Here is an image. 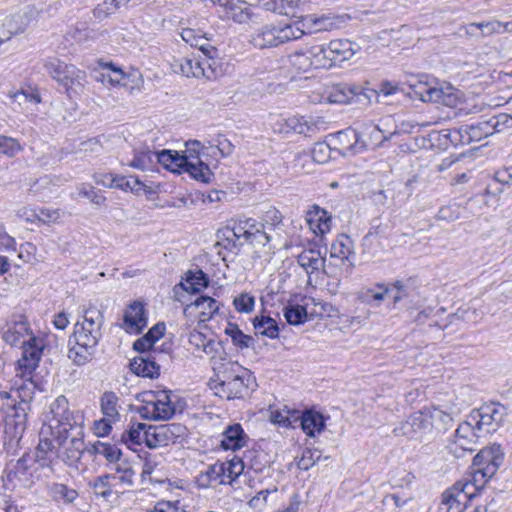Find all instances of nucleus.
Listing matches in <instances>:
<instances>
[{"label": "nucleus", "mask_w": 512, "mask_h": 512, "mask_svg": "<svg viewBox=\"0 0 512 512\" xmlns=\"http://www.w3.org/2000/svg\"><path fill=\"white\" fill-rule=\"evenodd\" d=\"M50 415L40 430L37 448H80L84 444L80 429L72 427L73 415L65 396L51 403Z\"/></svg>", "instance_id": "f257e3e1"}, {"label": "nucleus", "mask_w": 512, "mask_h": 512, "mask_svg": "<svg viewBox=\"0 0 512 512\" xmlns=\"http://www.w3.org/2000/svg\"><path fill=\"white\" fill-rule=\"evenodd\" d=\"M504 415L505 407L498 403L486 404L472 410L456 429L455 443L460 448H465L468 444H478L480 438L486 437L497 429Z\"/></svg>", "instance_id": "f03ea898"}, {"label": "nucleus", "mask_w": 512, "mask_h": 512, "mask_svg": "<svg viewBox=\"0 0 512 512\" xmlns=\"http://www.w3.org/2000/svg\"><path fill=\"white\" fill-rule=\"evenodd\" d=\"M215 379L209 382L215 395L227 400L243 398L249 390L251 376L247 369L237 362L219 357L212 366Z\"/></svg>", "instance_id": "7ed1b4c3"}, {"label": "nucleus", "mask_w": 512, "mask_h": 512, "mask_svg": "<svg viewBox=\"0 0 512 512\" xmlns=\"http://www.w3.org/2000/svg\"><path fill=\"white\" fill-rule=\"evenodd\" d=\"M184 427L178 424L161 426L155 429L147 427L144 423L133 425L127 434L121 436L122 443L141 445L145 443L148 448H160L169 445H181Z\"/></svg>", "instance_id": "20e7f679"}, {"label": "nucleus", "mask_w": 512, "mask_h": 512, "mask_svg": "<svg viewBox=\"0 0 512 512\" xmlns=\"http://www.w3.org/2000/svg\"><path fill=\"white\" fill-rule=\"evenodd\" d=\"M40 358L39 347L27 346L22 352V357L17 361L16 374L11 380V390H15L24 403L31 401L35 393L33 373L38 367Z\"/></svg>", "instance_id": "39448f33"}, {"label": "nucleus", "mask_w": 512, "mask_h": 512, "mask_svg": "<svg viewBox=\"0 0 512 512\" xmlns=\"http://www.w3.org/2000/svg\"><path fill=\"white\" fill-rule=\"evenodd\" d=\"M44 67L70 98L83 92L87 82L85 71L56 58L48 60Z\"/></svg>", "instance_id": "423d86ee"}, {"label": "nucleus", "mask_w": 512, "mask_h": 512, "mask_svg": "<svg viewBox=\"0 0 512 512\" xmlns=\"http://www.w3.org/2000/svg\"><path fill=\"white\" fill-rule=\"evenodd\" d=\"M306 31L296 24H267L251 35L250 43L259 49L277 47L301 38Z\"/></svg>", "instance_id": "0eeeda50"}, {"label": "nucleus", "mask_w": 512, "mask_h": 512, "mask_svg": "<svg viewBox=\"0 0 512 512\" xmlns=\"http://www.w3.org/2000/svg\"><path fill=\"white\" fill-rule=\"evenodd\" d=\"M171 391L159 390L145 393L143 405L139 408L140 415L152 421L171 419L179 409Z\"/></svg>", "instance_id": "6e6552de"}, {"label": "nucleus", "mask_w": 512, "mask_h": 512, "mask_svg": "<svg viewBox=\"0 0 512 512\" xmlns=\"http://www.w3.org/2000/svg\"><path fill=\"white\" fill-rule=\"evenodd\" d=\"M156 159L171 172H179L180 169L185 168V170L197 180L208 182L210 179V168L203 161L194 163L188 160L187 156L179 155L177 152L173 153L170 150H163L156 153Z\"/></svg>", "instance_id": "1a4fd4ad"}, {"label": "nucleus", "mask_w": 512, "mask_h": 512, "mask_svg": "<svg viewBox=\"0 0 512 512\" xmlns=\"http://www.w3.org/2000/svg\"><path fill=\"white\" fill-rule=\"evenodd\" d=\"M3 339L11 346L21 345L23 351L27 346H37L42 353V342L32 336L29 322L26 316L22 314L13 315L7 322Z\"/></svg>", "instance_id": "9d476101"}, {"label": "nucleus", "mask_w": 512, "mask_h": 512, "mask_svg": "<svg viewBox=\"0 0 512 512\" xmlns=\"http://www.w3.org/2000/svg\"><path fill=\"white\" fill-rule=\"evenodd\" d=\"M102 324V313L96 308L87 309L83 321L77 322L74 326V341L88 343L90 346L96 348L101 337Z\"/></svg>", "instance_id": "9b49d317"}, {"label": "nucleus", "mask_w": 512, "mask_h": 512, "mask_svg": "<svg viewBox=\"0 0 512 512\" xmlns=\"http://www.w3.org/2000/svg\"><path fill=\"white\" fill-rule=\"evenodd\" d=\"M219 303L212 297L200 296L192 303L186 305L183 314L187 319V327L195 322L205 323L213 318L219 311Z\"/></svg>", "instance_id": "f8f14e48"}, {"label": "nucleus", "mask_w": 512, "mask_h": 512, "mask_svg": "<svg viewBox=\"0 0 512 512\" xmlns=\"http://www.w3.org/2000/svg\"><path fill=\"white\" fill-rule=\"evenodd\" d=\"M348 20H350V16L347 14H311L302 17L300 23L302 24L301 29L304 31L306 29L307 33H318L339 29L345 25Z\"/></svg>", "instance_id": "ddd939ff"}, {"label": "nucleus", "mask_w": 512, "mask_h": 512, "mask_svg": "<svg viewBox=\"0 0 512 512\" xmlns=\"http://www.w3.org/2000/svg\"><path fill=\"white\" fill-rule=\"evenodd\" d=\"M432 430V421H429L425 411L421 410L411 414L399 427L394 429V433L408 439H422Z\"/></svg>", "instance_id": "4468645a"}, {"label": "nucleus", "mask_w": 512, "mask_h": 512, "mask_svg": "<svg viewBox=\"0 0 512 512\" xmlns=\"http://www.w3.org/2000/svg\"><path fill=\"white\" fill-rule=\"evenodd\" d=\"M333 148L336 153L344 157L362 152L365 144L360 141L359 134L354 129L339 131L331 137Z\"/></svg>", "instance_id": "2eb2a0df"}, {"label": "nucleus", "mask_w": 512, "mask_h": 512, "mask_svg": "<svg viewBox=\"0 0 512 512\" xmlns=\"http://www.w3.org/2000/svg\"><path fill=\"white\" fill-rule=\"evenodd\" d=\"M503 462V453L501 450H479L473 459V465L477 467L474 474L484 479H490L498 470Z\"/></svg>", "instance_id": "dca6fc26"}, {"label": "nucleus", "mask_w": 512, "mask_h": 512, "mask_svg": "<svg viewBox=\"0 0 512 512\" xmlns=\"http://www.w3.org/2000/svg\"><path fill=\"white\" fill-rule=\"evenodd\" d=\"M189 344L201 357L202 354L208 356L211 359L212 365L214 360H219L222 357L223 350L219 342L213 338H208L202 331L194 329L189 334Z\"/></svg>", "instance_id": "f3484780"}, {"label": "nucleus", "mask_w": 512, "mask_h": 512, "mask_svg": "<svg viewBox=\"0 0 512 512\" xmlns=\"http://www.w3.org/2000/svg\"><path fill=\"white\" fill-rule=\"evenodd\" d=\"M212 2L223 9L224 19L238 24L248 23L254 15L249 4L243 0H212Z\"/></svg>", "instance_id": "a211bd4d"}, {"label": "nucleus", "mask_w": 512, "mask_h": 512, "mask_svg": "<svg viewBox=\"0 0 512 512\" xmlns=\"http://www.w3.org/2000/svg\"><path fill=\"white\" fill-rule=\"evenodd\" d=\"M45 450H30L26 452L16 463L15 469L7 473L5 484L7 489H14L17 486L15 480H18L19 484H24L28 481L26 473L35 464V458L38 452H44Z\"/></svg>", "instance_id": "6ab92c4d"}, {"label": "nucleus", "mask_w": 512, "mask_h": 512, "mask_svg": "<svg viewBox=\"0 0 512 512\" xmlns=\"http://www.w3.org/2000/svg\"><path fill=\"white\" fill-rule=\"evenodd\" d=\"M327 54L332 61V68L350 60L357 52V45L348 39H333L327 45Z\"/></svg>", "instance_id": "aec40b11"}, {"label": "nucleus", "mask_w": 512, "mask_h": 512, "mask_svg": "<svg viewBox=\"0 0 512 512\" xmlns=\"http://www.w3.org/2000/svg\"><path fill=\"white\" fill-rule=\"evenodd\" d=\"M147 325L143 303L134 301L124 313V328L128 333L139 334Z\"/></svg>", "instance_id": "412c9836"}, {"label": "nucleus", "mask_w": 512, "mask_h": 512, "mask_svg": "<svg viewBox=\"0 0 512 512\" xmlns=\"http://www.w3.org/2000/svg\"><path fill=\"white\" fill-rule=\"evenodd\" d=\"M306 220L310 230L321 239L331 230V216L317 205L307 212Z\"/></svg>", "instance_id": "4be33fe9"}, {"label": "nucleus", "mask_w": 512, "mask_h": 512, "mask_svg": "<svg viewBox=\"0 0 512 512\" xmlns=\"http://www.w3.org/2000/svg\"><path fill=\"white\" fill-rule=\"evenodd\" d=\"M131 371L142 377L154 378L160 374V365L153 353H147L133 358L130 362Z\"/></svg>", "instance_id": "5701e85b"}, {"label": "nucleus", "mask_w": 512, "mask_h": 512, "mask_svg": "<svg viewBox=\"0 0 512 512\" xmlns=\"http://www.w3.org/2000/svg\"><path fill=\"white\" fill-rule=\"evenodd\" d=\"M171 67L175 73L186 77L201 78L204 73L201 66V58L193 55L175 58Z\"/></svg>", "instance_id": "b1692460"}, {"label": "nucleus", "mask_w": 512, "mask_h": 512, "mask_svg": "<svg viewBox=\"0 0 512 512\" xmlns=\"http://www.w3.org/2000/svg\"><path fill=\"white\" fill-rule=\"evenodd\" d=\"M324 124L325 122L320 118L307 119L301 115L290 116V122L288 123V125H290L291 133L294 132L307 137H312L314 134L320 131Z\"/></svg>", "instance_id": "393cba45"}, {"label": "nucleus", "mask_w": 512, "mask_h": 512, "mask_svg": "<svg viewBox=\"0 0 512 512\" xmlns=\"http://www.w3.org/2000/svg\"><path fill=\"white\" fill-rule=\"evenodd\" d=\"M250 438L240 424L228 426L222 433L220 448H243L249 445Z\"/></svg>", "instance_id": "a878e982"}, {"label": "nucleus", "mask_w": 512, "mask_h": 512, "mask_svg": "<svg viewBox=\"0 0 512 512\" xmlns=\"http://www.w3.org/2000/svg\"><path fill=\"white\" fill-rule=\"evenodd\" d=\"M301 429L309 437H315L325 428V419L323 415L317 411L307 410L302 414L299 413Z\"/></svg>", "instance_id": "bb28decb"}, {"label": "nucleus", "mask_w": 512, "mask_h": 512, "mask_svg": "<svg viewBox=\"0 0 512 512\" xmlns=\"http://www.w3.org/2000/svg\"><path fill=\"white\" fill-rule=\"evenodd\" d=\"M459 133L461 134L463 141L467 143L478 142L481 139L492 135L493 128L489 120L480 121L476 124L461 126L459 128Z\"/></svg>", "instance_id": "cd10ccee"}, {"label": "nucleus", "mask_w": 512, "mask_h": 512, "mask_svg": "<svg viewBox=\"0 0 512 512\" xmlns=\"http://www.w3.org/2000/svg\"><path fill=\"white\" fill-rule=\"evenodd\" d=\"M361 93L362 88L356 84L340 83L330 88L327 99L331 103H347Z\"/></svg>", "instance_id": "c85d7f7f"}, {"label": "nucleus", "mask_w": 512, "mask_h": 512, "mask_svg": "<svg viewBox=\"0 0 512 512\" xmlns=\"http://www.w3.org/2000/svg\"><path fill=\"white\" fill-rule=\"evenodd\" d=\"M431 94L430 102L448 107H455L460 101L458 90L449 84L434 86Z\"/></svg>", "instance_id": "c756f323"}, {"label": "nucleus", "mask_w": 512, "mask_h": 512, "mask_svg": "<svg viewBox=\"0 0 512 512\" xmlns=\"http://www.w3.org/2000/svg\"><path fill=\"white\" fill-rule=\"evenodd\" d=\"M297 262L309 275L322 270L326 264L320 251L314 249L302 251L297 257Z\"/></svg>", "instance_id": "7c9ffc66"}, {"label": "nucleus", "mask_w": 512, "mask_h": 512, "mask_svg": "<svg viewBox=\"0 0 512 512\" xmlns=\"http://www.w3.org/2000/svg\"><path fill=\"white\" fill-rule=\"evenodd\" d=\"M466 505L465 495L455 486L443 493L441 508L445 512H463Z\"/></svg>", "instance_id": "2f4dec72"}, {"label": "nucleus", "mask_w": 512, "mask_h": 512, "mask_svg": "<svg viewBox=\"0 0 512 512\" xmlns=\"http://www.w3.org/2000/svg\"><path fill=\"white\" fill-rule=\"evenodd\" d=\"M311 0H273L272 4L266 2L265 6L268 10H272L279 14H294L296 10L309 9Z\"/></svg>", "instance_id": "473e14b6"}, {"label": "nucleus", "mask_w": 512, "mask_h": 512, "mask_svg": "<svg viewBox=\"0 0 512 512\" xmlns=\"http://www.w3.org/2000/svg\"><path fill=\"white\" fill-rule=\"evenodd\" d=\"M243 470V461L240 458H233L232 460L223 463L218 469L216 467H212L211 473L216 474L217 476L222 473L223 475L219 480V483H226L235 480L242 474Z\"/></svg>", "instance_id": "72a5a7b5"}, {"label": "nucleus", "mask_w": 512, "mask_h": 512, "mask_svg": "<svg viewBox=\"0 0 512 512\" xmlns=\"http://www.w3.org/2000/svg\"><path fill=\"white\" fill-rule=\"evenodd\" d=\"M390 286L396 290V294L393 297L394 305L418 293L417 280L413 277L395 280Z\"/></svg>", "instance_id": "f704fd0d"}, {"label": "nucleus", "mask_w": 512, "mask_h": 512, "mask_svg": "<svg viewBox=\"0 0 512 512\" xmlns=\"http://www.w3.org/2000/svg\"><path fill=\"white\" fill-rule=\"evenodd\" d=\"M95 353V347L90 346L88 343L74 341V344L68 351V358L71 359L76 365H84L88 363Z\"/></svg>", "instance_id": "c9c22d12"}, {"label": "nucleus", "mask_w": 512, "mask_h": 512, "mask_svg": "<svg viewBox=\"0 0 512 512\" xmlns=\"http://www.w3.org/2000/svg\"><path fill=\"white\" fill-rule=\"evenodd\" d=\"M353 250V242L346 234H340L331 244L330 258H337L341 262L348 260Z\"/></svg>", "instance_id": "e433bc0d"}, {"label": "nucleus", "mask_w": 512, "mask_h": 512, "mask_svg": "<svg viewBox=\"0 0 512 512\" xmlns=\"http://www.w3.org/2000/svg\"><path fill=\"white\" fill-rule=\"evenodd\" d=\"M201 66L204 72L202 77L207 80H216L225 74L224 62L217 55L201 58Z\"/></svg>", "instance_id": "4c0bfd02"}, {"label": "nucleus", "mask_w": 512, "mask_h": 512, "mask_svg": "<svg viewBox=\"0 0 512 512\" xmlns=\"http://www.w3.org/2000/svg\"><path fill=\"white\" fill-rule=\"evenodd\" d=\"M313 69H331L332 61L327 54L326 45L316 44L307 46Z\"/></svg>", "instance_id": "58836bf2"}, {"label": "nucleus", "mask_w": 512, "mask_h": 512, "mask_svg": "<svg viewBox=\"0 0 512 512\" xmlns=\"http://www.w3.org/2000/svg\"><path fill=\"white\" fill-rule=\"evenodd\" d=\"M226 232L228 234H231L235 239H240L241 237H244L247 241H250L251 243L257 242L265 245L270 241V237L266 232H261L259 230L252 232L246 230L241 223L234 225L232 229H226Z\"/></svg>", "instance_id": "ea45409f"}, {"label": "nucleus", "mask_w": 512, "mask_h": 512, "mask_svg": "<svg viewBox=\"0 0 512 512\" xmlns=\"http://www.w3.org/2000/svg\"><path fill=\"white\" fill-rule=\"evenodd\" d=\"M290 67L298 73H307L313 70L308 47L294 51L288 56Z\"/></svg>", "instance_id": "a19ab883"}, {"label": "nucleus", "mask_w": 512, "mask_h": 512, "mask_svg": "<svg viewBox=\"0 0 512 512\" xmlns=\"http://www.w3.org/2000/svg\"><path fill=\"white\" fill-rule=\"evenodd\" d=\"M12 104H16L19 107L24 106L27 103L39 104L41 102L40 94L32 89H12L7 94Z\"/></svg>", "instance_id": "79ce46f5"}, {"label": "nucleus", "mask_w": 512, "mask_h": 512, "mask_svg": "<svg viewBox=\"0 0 512 512\" xmlns=\"http://www.w3.org/2000/svg\"><path fill=\"white\" fill-rule=\"evenodd\" d=\"M209 284L207 275L202 270L188 271L186 274L185 282L180 285L182 288L190 293H197L201 289L206 288Z\"/></svg>", "instance_id": "37998d69"}, {"label": "nucleus", "mask_w": 512, "mask_h": 512, "mask_svg": "<svg viewBox=\"0 0 512 512\" xmlns=\"http://www.w3.org/2000/svg\"><path fill=\"white\" fill-rule=\"evenodd\" d=\"M257 334L275 339L279 335V327L277 322L269 316H257L253 321Z\"/></svg>", "instance_id": "c03bdc74"}, {"label": "nucleus", "mask_w": 512, "mask_h": 512, "mask_svg": "<svg viewBox=\"0 0 512 512\" xmlns=\"http://www.w3.org/2000/svg\"><path fill=\"white\" fill-rule=\"evenodd\" d=\"M111 75L112 79L118 81V86L129 87V82H131L130 88L133 89L143 83L142 74L136 69L126 73L119 67H113V74Z\"/></svg>", "instance_id": "a18cd8bd"}, {"label": "nucleus", "mask_w": 512, "mask_h": 512, "mask_svg": "<svg viewBox=\"0 0 512 512\" xmlns=\"http://www.w3.org/2000/svg\"><path fill=\"white\" fill-rule=\"evenodd\" d=\"M322 272L327 277V282L325 284L327 291L331 295H336L339 292L341 285V269L333 263L329 262L328 264L324 265Z\"/></svg>", "instance_id": "49530a36"}, {"label": "nucleus", "mask_w": 512, "mask_h": 512, "mask_svg": "<svg viewBox=\"0 0 512 512\" xmlns=\"http://www.w3.org/2000/svg\"><path fill=\"white\" fill-rule=\"evenodd\" d=\"M376 287L380 291L376 292L371 288L362 290L359 293V299L370 306H379L389 293L390 287L384 283H377Z\"/></svg>", "instance_id": "de8ad7c7"}, {"label": "nucleus", "mask_w": 512, "mask_h": 512, "mask_svg": "<svg viewBox=\"0 0 512 512\" xmlns=\"http://www.w3.org/2000/svg\"><path fill=\"white\" fill-rule=\"evenodd\" d=\"M271 421L282 427H294L299 420V411L287 408L271 412Z\"/></svg>", "instance_id": "09e8293b"}, {"label": "nucleus", "mask_w": 512, "mask_h": 512, "mask_svg": "<svg viewBox=\"0 0 512 512\" xmlns=\"http://www.w3.org/2000/svg\"><path fill=\"white\" fill-rule=\"evenodd\" d=\"M465 29L466 33L470 35L474 34V29H479L481 31L482 36L488 37L493 34L502 33V22L498 20L477 23L475 22L467 25Z\"/></svg>", "instance_id": "8fccbe9b"}, {"label": "nucleus", "mask_w": 512, "mask_h": 512, "mask_svg": "<svg viewBox=\"0 0 512 512\" xmlns=\"http://www.w3.org/2000/svg\"><path fill=\"white\" fill-rule=\"evenodd\" d=\"M38 14V11L34 7H28L27 10L22 13L14 15L11 20V22L19 23V26L12 27L10 23L9 27L13 29V33H21L37 18Z\"/></svg>", "instance_id": "3c124183"}, {"label": "nucleus", "mask_w": 512, "mask_h": 512, "mask_svg": "<svg viewBox=\"0 0 512 512\" xmlns=\"http://www.w3.org/2000/svg\"><path fill=\"white\" fill-rule=\"evenodd\" d=\"M49 491L55 500L64 503H72L78 497V492L75 489L69 488L61 483L52 484Z\"/></svg>", "instance_id": "603ef678"}, {"label": "nucleus", "mask_w": 512, "mask_h": 512, "mask_svg": "<svg viewBox=\"0 0 512 512\" xmlns=\"http://www.w3.org/2000/svg\"><path fill=\"white\" fill-rule=\"evenodd\" d=\"M479 477L480 476H478L477 474H473L471 480H467L464 482L460 481L454 485L455 488H458L461 491V493L465 495V500L467 502L476 497L483 488V484L478 485V482L480 481Z\"/></svg>", "instance_id": "864d4df0"}, {"label": "nucleus", "mask_w": 512, "mask_h": 512, "mask_svg": "<svg viewBox=\"0 0 512 512\" xmlns=\"http://www.w3.org/2000/svg\"><path fill=\"white\" fill-rule=\"evenodd\" d=\"M118 397L113 392H105L101 398V409L104 417L117 420L119 412L117 408Z\"/></svg>", "instance_id": "5fc2aeb1"}, {"label": "nucleus", "mask_w": 512, "mask_h": 512, "mask_svg": "<svg viewBox=\"0 0 512 512\" xmlns=\"http://www.w3.org/2000/svg\"><path fill=\"white\" fill-rule=\"evenodd\" d=\"M284 317L291 325H300L307 320V310L302 305H289L284 308Z\"/></svg>", "instance_id": "6e6d98bb"}, {"label": "nucleus", "mask_w": 512, "mask_h": 512, "mask_svg": "<svg viewBox=\"0 0 512 512\" xmlns=\"http://www.w3.org/2000/svg\"><path fill=\"white\" fill-rule=\"evenodd\" d=\"M156 159V153L151 151H136L129 166L138 170H148Z\"/></svg>", "instance_id": "4d7b16f0"}, {"label": "nucleus", "mask_w": 512, "mask_h": 512, "mask_svg": "<svg viewBox=\"0 0 512 512\" xmlns=\"http://www.w3.org/2000/svg\"><path fill=\"white\" fill-rule=\"evenodd\" d=\"M332 153H336L333 146L325 142H318L312 148L311 156L314 162L324 164L332 158Z\"/></svg>", "instance_id": "13d9d810"}, {"label": "nucleus", "mask_w": 512, "mask_h": 512, "mask_svg": "<svg viewBox=\"0 0 512 512\" xmlns=\"http://www.w3.org/2000/svg\"><path fill=\"white\" fill-rule=\"evenodd\" d=\"M460 205L457 203H450L440 207L436 215L437 220L454 222L460 219Z\"/></svg>", "instance_id": "bf43d9fd"}, {"label": "nucleus", "mask_w": 512, "mask_h": 512, "mask_svg": "<svg viewBox=\"0 0 512 512\" xmlns=\"http://www.w3.org/2000/svg\"><path fill=\"white\" fill-rule=\"evenodd\" d=\"M320 456V450H302L301 456H295L296 465L301 470H308Z\"/></svg>", "instance_id": "052dcab7"}, {"label": "nucleus", "mask_w": 512, "mask_h": 512, "mask_svg": "<svg viewBox=\"0 0 512 512\" xmlns=\"http://www.w3.org/2000/svg\"><path fill=\"white\" fill-rule=\"evenodd\" d=\"M225 333L229 335L233 343L241 348L249 347L252 337L244 334L237 325L229 324L225 329Z\"/></svg>", "instance_id": "680f3d73"}, {"label": "nucleus", "mask_w": 512, "mask_h": 512, "mask_svg": "<svg viewBox=\"0 0 512 512\" xmlns=\"http://www.w3.org/2000/svg\"><path fill=\"white\" fill-rule=\"evenodd\" d=\"M233 304L238 312L249 313L254 308L255 299L247 293H242L234 299Z\"/></svg>", "instance_id": "e2e57ef3"}, {"label": "nucleus", "mask_w": 512, "mask_h": 512, "mask_svg": "<svg viewBox=\"0 0 512 512\" xmlns=\"http://www.w3.org/2000/svg\"><path fill=\"white\" fill-rule=\"evenodd\" d=\"M489 122L493 128V133L512 128V116L506 113H500L492 117Z\"/></svg>", "instance_id": "0e129e2a"}, {"label": "nucleus", "mask_w": 512, "mask_h": 512, "mask_svg": "<svg viewBox=\"0 0 512 512\" xmlns=\"http://www.w3.org/2000/svg\"><path fill=\"white\" fill-rule=\"evenodd\" d=\"M20 150L21 146L16 139L0 135V154L13 156Z\"/></svg>", "instance_id": "69168bd1"}, {"label": "nucleus", "mask_w": 512, "mask_h": 512, "mask_svg": "<svg viewBox=\"0 0 512 512\" xmlns=\"http://www.w3.org/2000/svg\"><path fill=\"white\" fill-rule=\"evenodd\" d=\"M33 216H35L38 221L44 224H51L56 223L59 220L60 211L58 209L42 208L39 209L38 212H33Z\"/></svg>", "instance_id": "338daca9"}, {"label": "nucleus", "mask_w": 512, "mask_h": 512, "mask_svg": "<svg viewBox=\"0 0 512 512\" xmlns=\"http://www.w3.org/2000/svg\"><path fill=\"white\" fill-rule=\"evenodd\" d=\"M109 478L110 476L108 475L101 476L91 484L97 496L107 499L111 495L112 491L108 485Z\"/></svg>", "instance_id": "774afa93"}]
</instances>
